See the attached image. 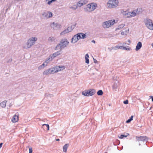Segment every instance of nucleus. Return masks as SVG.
I'll return each mask as SVG.
<instances>
[{
    "instance_id": "obj_1",
    "label": "nucleus",
    "mask_w": 153,
    "mask_h": 153,
    "mask_svg": "<svg viewBox=\"0 0 153 153\" xmlns=\"http://www.w3.org/2000/svg\"><path fill=\"white\" fill-rule=\"evenodd\" d=\"M69 43V42L66 38L62 39L60 41L59 43L55 47V50H57L59 48V49L61 50L62 49L66 47Z\"/></svg>"
},
{
    "instance_id": "obj_2",
    "label": "nucleus",
    "mask_w": 153,
    "mask_h": 153,
    "mask_svg": "<svg viewBox=\"0 0 153 153\" xmlns=\"http://www.w3.org/2000/svg\"><path fill=\"white\" fill-rule=\"evenodd\" d=\"M37 40V38L35 37H32L28 40L27 42L26 46H25V48H29L33 45L36 42Z\"/></svg>"
},
{
    "instance_id": "obj_3",
    "label": "nucleus",
    "mask_w": 153,
    "mask_h": 153,
    "mask_svg": "<svg viewBox=\"0 0 153 153\" xmlns=\"http://www.w3.org/2000/svg\"><path fill=\"white\" fill-rule=\"evenodd\" d=\"M96 91L93 89H90L88 90H85L82 92V94L87 97L91 96L94 95L96 93Z\"/></svg>"
},
{
    "instance_id": "obj_4",
    "label": "nucleus",
    "mask_w": 153,
    "mask_h": 153,
    "mask_svg": "<svg viewBox=\"0 0 153 153\" xmlns=\"http://www.w3.org/2000/svg\"><path fill=\"white\" fill-rule=\"evenodd\" d=\"M115 22L114 20H111L104 22L102 24V26L104 28H108L113 25Z\"/></svg>"
},
{
    "instance_id": "obj_5",
    "label": "nucleus",
    "mask_w": 153,
    "mask_h": 153,
    "mask_svg": "<svg viewBox=\"0 0 153 153\" xmlns=\"http://www.w3.org/2000/svg\"><path fill=\"white\" fill-rule=\"evenodd\" d=\"M119 1L117 0H110L108 4H109V6L111 8H115L118 5Z\"/></svg>"
},
{
    "instance_id": "obj_6",
    "label": "nucleus",
    "mask_w": 153,
    "mask_h": 153,
    "mask_svg": "<svg viewBox=\"0 0 153 153\" xmlns=\"http://www.w3.org/2000/svg\"><path fill=\"white\" fill-rule=\"evenodd\" d=\"M145 24L146 27L149 29L153 30V24L151 19H147L145 22Z\"/></svg>"
},
{
    "instance_id": "obj_7",
    "label": "nucleus",
    "mask_w": 153,
    "mask_h": 153,
    "mask_svg": "<svg viewBox=\"0 0 153 153\" xmlns=\"http://www.w3.org/2000/svg\"><path fill=\"white\" fill-rule=\"evenodd\" d=\"M61 50H60V51L55 52L52 54H51L49 56V59L50 60H52L56 57L60 55L61 54Z\"/></svg>"
},
{
    "instance_id": "obj_8",
    "label": "nucleus",
    "mask_w": 153,
    "mask_h": 153,
    "mask_svg": "<svg viewBox=\"0 0 153 153\" xmlns=\"http://www.w3.org/2000/svg\"><path fill=\"white\" fill-rule=\"evenodd\" d=\"M136 139L137 141L143 142L147 141L148 140V137L146 136H141L140 137L136 136Z\"/></svg>"
},
{
    "instance_id": "obj_9",
    "label": "nucleus",
    "mask_w": 153,
    "mask_h": 153,
    "mask_svg": "<svg viewBox=\"0 0 153 153\" xmlns=\"http://www.w3.org/2000/svg\"><path fill=\"white\" fill-rule=\"evenodd\" d=\"M79 36L77 35V34L74 35L72 38L71 42L73 43H75L77 42L79 40L78 37H79Z\"/></svg>"
},
{
    "instance_id": "obj_10",
    "label": "nucleus",
    "mask_w": 153,
    "mask_h": 153,
    "mask_svg": "<svg viewBox=\"0 0 153 153\" xmlns=\"http://www.w3.org/2000/svg\"><path fill=\"white\" fill-rule=\"evenodd\" d=\"M51 28H53L54 29L56 30L57 28L60 27V25L58 23L53 22L51 24Z\"/></svg>"
},
{
    "instance_id": "obj_11",
    "label": "nucleus",
    "mask_w": 153,
    "mask_h": 153,
    "mask_svg": "<svg viewBox=\"0 0 153 153\" xmlns=\"http://www.w3.org/2000/svg\"><path fill=\"white\" fill-rule=\"evenodd\" d=\"M77 35H79V37H78V39L79 40L80 39H84L86 38V33H77Z\"/></svg>"
},
{
    "instance_id": "obj_12",
    "label": "nucleus",
    "mask_w": 153,
    "mask_h": 153,
    "mask_svg": "<svg viewBox=\"0 0 153 153\" xmlns=\"http://www.w3.org/2000/svg\"><path fill=\"white\" fill-rule=\"evenodd\" d=\"M18 116L14 115L11 121L13 123H15L18 120Z\"/></svg>"
},
{
    "instance_id": "obj_13",
    "label": "nucleus",
    "mask_w": 153,
    "mask_h": 153,
    "mask_svg": "<svg viewBox=\"0 0 153 153\" xmlns=\"http://www.w3.org/2000/svg\"><path fill=\"white\" fill-rule=\"evenodd\" d=\"M142 46V44L141 42H139L136 47L135 50L136 51H138L140 50Z\"/></svg>"
},
{
    "instance_id": "obj_14",
    "label": "nucleus",
    "mask_w": 153,
    "mask_h": 153,
    "mask_svg": "<svg viewBox=\"0 0 153 153\" xmlns=\"http://www.w3.org/2000/svg\"><path fill=\"white\" fill-rule=\"evenodd\" d=\"M91 3L88 4L87 5V7L84 8V10L85 12L91 11L90 9H91Z\"/></svg>"
},
{
    "instance_id": "obj_15",
    "label": "nucleus",
    "mask_w": 153,
    "mask_h": 153,
    "mask_svg": "<svg viewBox=\"0 0 153 153\" xmlns=\"http://www.w3.org/2000/svg\"><path fill=\"white\" fill-rule=\"evenodd\" d=\"M55 67V68L56 70H57L58 72L63 70L65 68V67L64 66H58Z\"/></svg>"
},
{
    "instance_id": "obj_16",
    "label": "nucleus",
    "mask_w": 153,
    "mask_h": 153,
    "mask_svg": "<svg viewBox=\"0 0 153 153\" xmlns=\"http://www.w3.org/2000/svg\"><path fill=\"white\" fill-rule=\"evenodd\" d=\"M49 70L50 71L51 74H53L55 73L58 72V71H57V70H56L55 67L50 68L49 69Z\"/></svg>"
},
{
    "instance_id": "obj_17",
    "label": "nucleus",
    "mask_w": 153,
    "mask_h": 153,
    "mask_svg": "<svg viewBox=\"0 0 153 153\" xmlns=\"http://www.w3.org/2000/svg\"><path fill=\"white\" fill-rule=\"evenodd\" d=\"M91 11H93L94 10H95L96 8V7H97V5L96 3H91Z\"/></svg>"
},
{
    "instance_id": "obj_18",
    "label": "nucleus",
    "mask_w": 153,
    "mask_h": 153,
    "mask_svg": "<svg viewBox=\"0 0 153 153\" xmlns=\"http://www.w3.org/2000/svg\"><path fill=\"white\" fill-rule=\"evenodd\" d=\"M118 85V81H117L116 82H114L112 86L113 89L116 90L117 88Z\"/></svg>"
},
{
    "instance_id": "obj_19",
    "label": "nucleus",
    "mask_w": 153,
    "mask_h": 153,
    "mask_svg": "<svg viewBox=\"0 0 153 153\" xmlns=\"http://www.w3.org/2000/svg\"><path fill=\"white\" fill-rule=\"evenodd\" d=\"M129 135L128 133H126L124 134H121L120 136L118 135V137L120 139H123L124 137H126Z\"/></svg>"
},
{
    "instance_id": "obj_20",
    "label": "nucleus",
    "mask_w": 153,
    "mask_h": 153,
    "mask_svg": "<svg viewBox=\"0 0 153 153\" xmlns=\"http://www.w3.org/2000/svg\"><path fill=\"white\" fill-rule=\"evenodd\" d=\"M68 147V144H65L63 147V151L65 152H67V149Z\"/></svg>"
},
{
    "instance_id": "obj_21",
    "label": "nucleus",
    "mask_w": 153,
    "mask_h": 153,
    "mask_svg": "<svg viewBox=\"0 0 153 153\" xmlns=\"http://www.w3.org/2000/svg\"><path fill=\"white\" fill-rule=\"evenodd\" d=\"M89 57V55L88 54H86L85 56V63L87 64L89 63V61L88 59Z\"/></svg>"
},
{
    "instance_id": "obj_22",
    "label": "nucleus",
    "mask_w": 153,
    "mask_h": 153,
    "mask_svg": "<svg viewBox=\"0 0 153 153\" xmlns=\"http://www.w3.org/2000/svg\"><path fill=\"white\" fill-rule=\"evenodd\" d=\"M7 101H4L0 103V105L2 108H4L6 106Z\"/></svg>"
},
{
    "instance_id": "obj_23",
    "label": "nucleus",
    "mask_w": 153,
    "mask_h": 153,
    "mask_svg": "<svg viewBox=\"0 0 153 153\" xmlns=\"http://www.w3.org/2000/svg\"><path fill=\"white\" fill-rule=\"evenodd\" d=\"M127 47L128 48H127L126 47L123 46H119V48L123 50H131V48L129 46H128Z\"/></svg>"
},
{
    "instance_id": "obj_24",
    "label": "nucleus",
    "mask_w": 153,
    "mask_h": 153,
    "mask_svg": "<svg viewBox=\"0 0 153 153\" xmlns=\"http://www.w3.org/2000/svg\"><path fill=\"white\" fill-rule=\"evenodd\" d=\"M69 32L68 31V29H66L65 30H64L62 32L60 33V35H63L66 33H68Z\"/></svg>"
},
{
    "instance_id": "obj_25",
    "label": "nucleus",
    "mask_w": 153,
    "mask_h": 153,
    "mask_svg": "<svg viewBox=\"0 0 153 153\" xmlns=\"http://www.w3.org/2000/svg\"><path fill=\"white\" fill-rule=\"evenodd\" d=\"M131 17H133L136 15V11L134 10H133L132 12H130Z\"/></svg>"
},
{
    "instance_id": "obj_26",
    "label": "nucleus",
    "mask_w": 153,
    "mask_h": 153,
    "mask_svg": "<svg viewBox=\"0 0 153 153\" xmlns=\"http://www.w3.org/2000/svg\"><path fill=\"white\" fill-rule=\"evenodd\" d=\"M75 27V26L74 25H71L68 27L67 29L68 30V31L70 32L73 30Z\"/></svg>"
},
{
    "instance_id": "obj_27",
    "label": "nucleus",
    "mask_w": 153,
    "mask_h": 153,
    "mask_svg": "<svg viewBox=\"0 0 153 153\" xmlns=\"http://www.w3.org/2000/svg\"><path fill=\"white\" fill-rule=\"evenodd\" d=\"M125 25L124 24H121L119 25L116 28V30H120L121 28H123Z\"/></svg>"
},
{
    "instance_id": "obj_28",
    "label": "nucleus",
    "mask_w": 153,
    "mask_h": 153,
    "mask_svg": "<svg viewBox=\"0 0 153 153\" xmlns=\"http://www.w3.org/2000/svg\"><path fill=\"white\" fill-rule=\"evenodd\" d=\"M128 12L127 10L125 11L123 9H122L121 10V13L123 15L124 17Z\"/></svg>"
},
{
    "instance_id": "obj_29",
    "label": "nucleus",
    "mask_w": 153,
    "mask_h": 153,
    "mask_svg": "<svg viewBox=\"0 0 153 153\" xmlns=\"http://www.w3.org/2000/svg\"><path fill=\"white\" fill-rule=\"evenodd\" d=\"M43 16L45 18H48V12H44L42 14Z\"/></svg>"
},
{
    "instance_id": "obj_30",
    "label": "nucleus",
    "mask_w": 153,
    "mask_h": 153,
    "mask_svg": "<svg viewBox=\"0 0 153 153\" xmlns=\"http://www.w3.org/2000/svg\"><path fill=\"white\" fill-rule=\"evenodd\" d=\"M43 74L44 75H48L49 74H51L50 71L49 70V69L43 71Z\"/></svg>"
},
{
    "instance_id": "obj_31",
    "label": "nucleus",
    "mask_w": 153,
    "mask_h": 153,
    "mask_svg": "<svg viewBox=\"0 0 153 153\" xmlns=\"http://www.w3.org/2000/svg\"><path fill=\"white\" fill-rule=\"evenodd\" d=\"M133 116L132 115L131 116V117L129 118L126 121V123H129L131 121L133 120Z\"/></svg>"
},
{
    "instance_id": "obj_32",
    "label": "nucleus",
    "mask_w": 153,
    "mask_h": 153,
    "mask_svg": "<svg viewBox=\"0 0 153 153\" xmlns=\"http://www.w3.org/2000/svg\"><path fill=\"white\" fill-rule=\"evenodd\" d=\"M81 0L77 3V5L78 6L81 7L83 5V4L82 3V2H81Z\"/></svg>"
},
{
    "instance_id": "obj_33",
    "label": "nucleus",
    "mask_w": 153,
    "mask_h": 153,
    "mask_svg": "<svg viewBox=\"0 0 153 153\" xmlns=\"http://www.w3.org/2000/svg\"><path fill=\"white\" fill-rule=\"evenodd\" d=\"M103 91L101 90H98L97 93V94L99 96L102 95L103 94Z\"/></svg>"
},
{
    "instance_id": "obj_34",
    "label": "nucleus",
    "mask_w": 153,
    "mask_h": 153,
    "mask_svg": "<svg viewBox=\"0 0 153 153\" xmlns=\"http://www.w3.org/2000/svg\"><path fill=\"white\" fill-rule=\"evenodd\" d=\"M45 62H44L41 65H40L38 67V69L39 70L45 67Z\"/></svg>"
},
{
    "instance_id": "obj_35",
    "label": "nucleus",
    "mask_w": 153,
    "mask_h": 153,
    "mask_svg": "<svg viewBox=\"0 0 153 153\" xmlns=\"http://www.w3.org/2000/svg\"><path fill=\"white\" fill-rule=\"evenodd\" d=\"M120 143V141L119 140H117L115 142H113V144L114 146H117Z\"/></svg>"
},
{
    "instance_id": "obj_36",
    "label": "nucleus",
    "mask_w": 153,
    "mask_h": 153,
    "mask_svg": "<svg viewBox=\"0 0 153 153\" xmlns=\"http://www.w3.org/2000/svg\"><path fill=\"white\" fill-rule=\"evenodd\" d=\"M43 126L45 127H46V130H48L49 129V126L48 124H44L43 125Z\"/></svg>"
},
{
    "instance_id": "obj_37",
    "label": "nucleus",
    "mask_w": 153,
    "mask_h": 153,
    "mask_svg": "<svg viewBox=\"0 0 153 153\" xmlns=\"http://www.w3.org/2000/svg\"><path fill=\"white\" fill-rule=\"evenodd\" d=\"M77 5H74L73 6L70 7V8L73 10H76L77 8Z\"/></svg>"
},
{
    "instance_id": "obj_38",
    "label": "nucleus",
    "mask_w": 153,
    "mask_h": 153,
    "mask_svg": "<svg viewBox=\"0 0 153 153\" xmlns=\"http://www.w3.org/2000/svg\"><path fill=\"white\" fill-rule=\"evenodd\" d=\"M125 17L126 18H131V16L130 14V12H128V13H127L126 14V15L125 16Z\"/></svg>"
},
{
    "instance_id": "obj_39",
    "label": "nucleus",
    "mask_w": 153,
    "mask_h": 153,
    "mask_svg": "<svg viewBox=\"0 0 153 153\" xmlns=\"http://www.w3.org/2000/svg\"><path fill=\"white\" fill-rule=\"evenodd\" d=\"M46 1H48L47 4L48 5H50L52 3L55 1V0H46Z\"/></svg>"
},
{
    "instance_id": "obj_40",
    "label": "nucleus",
    "mask_w": 153,
    "mask_h": 153,
    "mask_svg": "<svg viewBox=\"0 0 153 153\" xmlns=\"http://www.w3.org/2000/svg\"><path fill=\"white\" fill-rule=\"evenodd\" d=\"M48 18L51 17L53 16L52 13L50 11H48Z\"/></svg>"
},
{
    "instance_id": "obj_41",
    "label": "nucleus",
    "mask_w": 153,
    "mask_h": 153,
    "mask_svg": "<svg viewBox=\"0 0 153 153\" xmlns=\"http://www.w3.org/2000/svg\"><path fill=\"white\" fill-rule=\"evenodd\" d=\"M82 3L83 4V5L86 4L88 2V0H81Z\"/></svg>"
},
{
    "instance_id": "obj_42",
    "label": "nucleus",
    "mask_w": 153,
    "mask_h": 153,
    "mask_svg": "<svg viewBox=\"0 0 153 153\" xmlns=\"http://www.w3.org/2000/svg\"><path fill=\"white\" fill-rule=\"evenodd\" d=\"M52 60H50V59H49V57H48V58L45 61V62H45L46 63V65H47V64L50 61H51Z\"/></svg>"
},
{
    "instance_id": "obj_43",
    "label": "nucleus",
    "mask_w": 153,
    "mask_h": 153,
    "mask_svg": "<svg viewBox=\"0 0 153 153\" xmlns=\"http://www.w3.org/2000/svg\"><path fill=\"white\" fill-rule=\"evenodd\" d=\"M127 33V30H126L125 32L122 31L121 32V34L122 35H126V33Z\"/></svg>"
},
{
    "instance_id": "obj_44",
    "label": "nucleus",
    "mask_w": 153,
    "mask_h": 153,
    "mask_svg": "<svg viewBox=\"0 0 153 153\" xmlns=\"http://www.w3.org/2000/svg\"><path fill=\"white\" fill-rule=\"evenodd\" d=\"M54 39L53 37H50L48 39V40L51 42H53L54 41Z\"/></svg>"
},
{
    "instance_id": "obj_45",
    "label": "nucleus",
    "mask_w": 153,
    "mask_h": 153,
    "mask_svg": "<svg viewBox=\"0 0 153 153\" xmlns=\"http://www.w3.org/2000/svg\"><path fill=\"white\" fill-rule=\"evenodd\" d=\"M45 96L47 97H51L53 95H51V94H48V93H46L45 94Z\"/></svg>"
},
{
    "instance_id": "obj_46",
    "label": "nucleus",
    "mask_w": 153,
    "mask_h": 153,
    "mask_svg": "<svg viewBox=\"0 0 153 153\" xmlns=\"http://www.w3.org/2000/svg\"><path fill=\"white\" fill-rule=\"evenodd\" d=\"M123 103L125 104H128V100H126L125 101H123Z\"/></svg>"
},
{
    "instance_id": "obj_47",
    "label": "nucleus",
    "mask_w": 153,
    "mask_h": 153,
    "mask_svg": "<svg viewBox=\"0 0 153 153\" xmlns=\"http://www.w3.org/2000/svg\"><path fill=\"white\" fill-rule=\"evenodd\" d=\"M33 150L31 148H29V153H32Z\"/></svg>"
},
{
    "instance_id": "obj_48",
    "label": "nucleus",
    "mask_w": 153,
    "mask_h": 153,
    "mask_svg": "<svg viewBox=\"0 0 153 153\" xmlns=\"http://www.w3.org/2000/svg\"><path fill=\"white\" fill-rule=\"evenodd\" d=\"M12 61V58H10L9 59L7 62V63L10 62Z\"/></svg>"
},
{
    "instance_id": "obj_49",
    "label": "nucleus",
    "mask_w": 153,
    "mask_h": 153,
    "mask_svg": "<svg viewBox=\"0 0 153 153\" xmlns=\"http://www.w3.org/2000/svg\"><path fill=\"white\" fill-rule=\"evenodd\" d=\"M94 62L95 63H96L97 62V60L96 59H94Z\"/></svg>"
},
{
    "instance_id": "obj_50",
    "label": "nucleus",
    "mask_w": 153,
    "mask_h": 153,
    "mask_svg": "<svg viewBox=\"0 0 153 153\" xmlns=\"http://www.w3.org/2000/svg\"><path fill=\"white\" fill-rule=\"evenodd\" d=\"M150 97L151 98L152 101L153 102V96H150Z\"/></svg>"
},
{
    "instance_id": "obj_51",
    "label": "nucleus",
    "mask_w": 153,
    "mask_h": 153,
    "mask_svg": "<svg viewBox=\"0 0 153 153\" xmlns=\"http://www.w3.org/2000/svg\"><path fill=\"white\" fill-rule=\"evenodd\" d=\"M3 145L2 143H0V149L1 147L2 146V145Z\"/></svg>"
},
{
    "instance_id": "obj_52",
    "label": "nucleus",
    "mask_w": 153,
    "mask_h": 153,
    "mask_svg": "<svg viewBox=\"0 0 153 153\" xmlns=\"http://www.w3.org/2000/svg\"><path fill=\"white\" fill-rule=\"evenodd\" d=\"M91 42L93 43H95V41L94 40H92L91 41Z\"/></svg>"
},
{
    "instance_id": "obj_53",
    "label": "nucleus",
    "mask_w": 153,
    "mask_h": 153,
    "mask_svg": "<svg viewBox=\"0 0 153 153\" xmlns=\"http://www.w3.org/2000/svg\"><path fill=\"white\" fill-rule=\"evenodd\" d=\"M56 141H59V139H56Z\"/></svg>"
},
{
    "instance_id": "obj_54",
    "label": "nucleus",
    "mask_w": 153,
    "mask_h": 153,
    "mask_svg": "<svg viewBox=\"0 0 153 153\" xmlns=\"http://www.w3.org/2000/svg\"><path fill=\"white\" fill-rule=\"evenodd\" d=\"M12 105L11 104H10V105H9V107H10V106Z\"/></svg>"
},
{
    "instance_id": "obj_55",
    "label": "nucleus",
    "mask_w": 153,
    "mask_h": 153,
    "mask_svg": "<svg viewBox=\"0 0 153 153\" xmlns=\"http://www.w3.org/2000/svg\"><path fill=\"white\" fill-rule=\"evenodd\" d=\"M152 47L153 48V43L152 44Z\"/></svg>"
},
{
    "instance_id": "obj_56",
    "label": "nucleus",
    "mask_w": 153,
    "mask_h": 153,
    "mask_svg": "<svg viewBox=\"0 0 153 153\" xmlns=\"http://www.w3.org/2000/svg\"><path fill=\"white\" fill-rule=\"evenodd\" d=\"M7 10H8V9H7L6 10V13L7 11Z\"/></svg>"
},
{
    "instance_id": "obj_57",
    "label": "nucleus",
    "mask_w": 153,
    "mask_h": 153,
    "mask_svg": "<svg viewBox=\"0 0 153 153\" xmlns=\"http://www.w3.org/2000/svg\"><path fill=\"white\" fill-rule=\"evenodd\" d=\"M141 145L140 144V143H139V145L140 146Z\"/></svg>"
},
{
    "instance_id": "obj_58",
    "label": "nucleus",
    "mask_w": 153,
    "mask_h": 153,
    "mask_svg": "<svg viewBox=\"0 0 153 153\" xmlns=\"http://www.w3.org/2000/svg\"><path fill=\"white\" fill-rule=\"evenodd\" d=\"M108 49H110V48H108Z\"/></svg>"
},
{
    "instance_id": "obj_59",
    "label": "nucleus",
    "mask_w": 153,
    "mask_h": 153,
    "mask_svg": "<svg viewBox=\"0 0 153 153\" xmlns=\"http://www.w3.org/2000/svg\"><path fill=\"white\" fill-rule=\"evenodd\" d=\"M128 42H130V40H128Z\"/></svg>"
}]
</instances>
